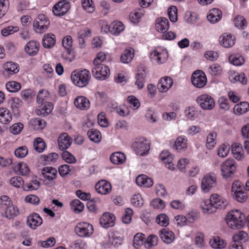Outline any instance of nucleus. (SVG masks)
Segmentation results:
<instances>
[{
    "label": "nucleus",
    "mask_w": 249,
    "mask_h": 249,
    "mask_svg": "<svg viewBox=\"0 0 249 249\" xmlns=\"http://www.w3.org/2000/svg\"><path fill=\"white\" fill-rule=\"evenodd\" d=\"M160 237L161 240L166 244L172 243L175 239L174 233L167 229L160 231Z\"/></svg>",
    "instance_id": "obj_39"
},
{
    "label": "nucleus",
    "mask_w": 249,
    "mask_h": 249,
    "mask_svg": "<svg viewBox=\"0 0 249 249\" xmlns=\"http://www.w3.org/2000/svg\"><path fill=\"white\" fill-rule=\"evenodd\" d=\"M71 209L76 213H79L84 209V205L78 199H74L70 202Z\"/></svg>",
    "instance_id": "obj_53"
},
{
    "label": "nucleus",
    "mask_w": 249,
    "mask_h": 249,
    "mask_svg": "<svg viewBox=\"0 0 249 249\" xmlns=\"http://www.w3.org/2000/svg\"><path fill=\"white\" fill-rule=\"evenodd\" d=\"M158 238L154 234L149 235L145 240L144 243V247L146 249H150L155 247L158 244Z\"/></svg>",
    "instance_id": "obj_49"
},
{
    "label": "nucleus",
    "mask_w": 249,
    "mask_h": 249,
    "mask_svg": "<svg viewBox=\"0 0 249 249\" xmlns=\"http://www.w3.org/2000/svg\"><path fill=\"white\" fill-rule=\"evenodd\" d=\"M82 9L89 14L93 13L95 10V6L92 0H82Z\"/></svg>",
    "instance_id": "obj_50"
},
{
    "label": "nucleus",
    "mask_w": 249,
    "mask_h": 249,
    "mask_svg": "<svg viewBox=\"0 0 249 249\" xmlns=\"http://www.w3.org/2000/svg\"><path fill=\"white\" fill-rule=\"evenodd\" d=\"M190 163V160L189 158L182 157L179 158L177 163V167L179 171L182 173H186L188 166Z\"/></svg>",
    "instance_id": "obj_47"
},
{
    "label": "nucleus",
    "mask_w": 249,
    "mask_h": 249,
    "mask_svg": "<svg viewBox=\"0 0 249 249\" xmlns=\"http://www.w3.org/2000/svg\"><path fill=\"white\" fill-rule=\"evenodd\" d=\"M246 214L241 210L233 209L229 211L225 217L227 226L232 230H238L244 228L247 224Z\"/></svg>",
    "instance_id": "obj_2"
},
{
    "label": "nucleus",
    "mask_w": 249,
    "mask_h": 249,
    "mask_svg": "<svg viewBox=\"0 0 249 249\" xmlns=\"http://www.w3.org/2000/svg\"><path fill=\"white\" fill-rule=\"evenodd\" d=\"M155 28L158 32L164 33L169 28V22L166 18H158L155 21Z\"/></svg>",
    "instance_id": "obj_26"
},
{
    "label": "nucleus",
    "mask_w": 249,
    "mask_h": 249,
    "mask_svg": "<svg viewBox=\"0 0 249 249\" xmlns=\"http://www.w3.org/2000/svg\"><path fill=\"white\" fill-rule=\"evenodd\" d=\"M91 78L89 71L86 69H76L71 75L72 83L76 87L83 88L88 85Z\"/></svg>",
    "instance_id": "obj_4"
},
{
    "label": "nucleus",
    "mask_w": 249,
    "mask_h": 249,
    "mask_svg": "<svg viewBox=\"0 0 249 249\" xmlns=\"http://www.w3.org/2000/svg\"><path fill=\"white\" fill-rule=\"evenodd\" d=\"M50 20L46 15L39 14L34 20L33 29L37 34H43L50 26Z\"/></svg>",
    "instance_id": "obj_9"
},
{
    "label": "nucleus",
    "mask_w": 249,
    "mask_h": 249,
    "mask_svg": "<svg viewBox=\"0 0 249 249\" xmlns=\"http://www.w3.org/2000/svg\"><path fill=\"white\" fill-rule=\"evenodd\" d=\"M88 138L92 142L98 143L102 140V135L101 132L94 129L89 130L87 133Z\"/></svg>",
    "instance_id": "obj_46"
},
{
    "label": "nucleus",
    "mask_w": 249,
    "mask_h": 249,
    "mask_svg": "<svg viewBox=\"0 0 249 249\" xmlns=\"http://www.w3.org/2000/svg\"><path fill=\"white\" fill-rule=\"evenodd\" d=\"M209 244L213 249H226L227 246L226 241L218 236H214L211 239Z\"/></svg>",
    "instance_id": "obj_32"
},
{
    "label": "nucleus",
    "mask_w": 249,
    "mask_h": 249,
    "mask_svg": "<svg viewBox=\"0 0 249 249\" xmlns=\"http://www.w3.org/2000/svg\"><path fill=\"white\" fill-rule=\"evenodd\" d=\"M0 213L3 217L12 219L19 214V210L10 197L3 196L0 197Z\"/></svg>",
    "instance_id": "obj_3"
},
{
    "label": "nucleus",
    "mask_w": 249,
    "mask_h": 249,
    "mask_svg": "<svg viewBox=\"0 0 249 249\" xmlns=\"http://www.w3.org/2000/svg\"><path fill=\"white\" fill-rule=\"evenodd\" d=\"M168 56L167 50L162 47L156 48L149 54L150 60L155 65L164 64L167 60Z\"/></svg>",
    "instance_id": "obj_7"
},
{
    "label": "nucleus",
    "mask_w": 249,
    "mask_h": 249,
    "mask_svg": "<svg viewBox=\"0 0 249 249\" xmlns=\"http://www.w3.org/2000/svg\"><path fill=\"white\" fill-rule=\"evenodd\" d=\"M136 184L139 187L150 188L153 185V179L144 174L138 175L135 179Z\"/></svg>",
    "instance_id": "obj_29"
},
{
    "label": "nucleus",
    "mask_w": 249,
    "mask_h": 249,
    "mask_svg": "<svg viewBox=\"0 0 249 249\" xmlns=\"http://www.w3.org/2000/svg\"><path fill=\"white\" fill-rule=\"evenodd\" d=\"M233 157L238 161H241L245 158V154L242 145L238 142H235L231 146Z\"/></svg>",
    "instance_id": "obj_23"
},
{
    "label": "nucleus",
    "mask_w": 249,
    "mask_h": 249,
    "mask_svg": "<svg viewBox=\"0 0 249 249\" xmlns=\"http://www.w3.org/2000/svg\"><path fill=\"white\" fill-rule=\"evenodd\" d=\"M145 240V235L142 232H138L133 237L132 245L134 247H140L142 245L144 246Z\"/></svg>",
    "instance_id": "obj_57"
},
{
    "label": "nucleus",
    "mask_w": 249,
    "mask_h": 249,
    "mask_svg": "<svg viewBox=\"0 0 249 249\" xmlns=\"http://www.w3.org/2000/svg\"><path fill=\"white\" fill-rule=\"evenodd\" d=\"M232 22L235 27L239 29H244L248 25L246 18L242 15H235L232 19Z\"/></svg>",
    "instance_id": "obj_40"
},
{
    "label": "nucleus",
    "mask_w": 249,
    "mask_h": 249,
    "mask_svg": "<svg viewBox=\"0 0 249 249\" xmlns=\"http://www.w3.org/2000/svg\"><path fill=\"white\" fill-rule=\"evenodd\" d=\"M41 172L45 180L49 182L55 179L57 177V170L53 167H43L41 169Z\"/></svg>",
    "instance_id": "obj_24"
},
{
    "label": "nucleus",
    "mask_w": 249,
    "mask_h": 249,
    "mask_svg": "<svg viewBox=\"0 0 249 249\" xmlns=\"http://www.w3.org/2000/svg\"><path fill=\"white\" fill-rule=\"evenodd\" d=\"M6 89L10 92H16L19 90L21 88L20 83L15 81H10L5 85Z\"/></svg>",
    "instance_id": "obj_59"
},
{
    "label": "nucleus",
    "mask_w": 249,
    "mask_h": 249,
    "mask_svg": "<svg viewBox=\"0 0 249 249\" xmlns=\"http://www.w3.org/2000/svg\"><path fill=\"white\" fill-rule=\"evenodd\" d=\"M191 82L196 88H203L207 83V79L205 73L201 70L195 71L191 76Z\"/></svg>",
    "instance_id": "obj_13"
},
{
    "label": "nucleus",
    "mask_w": 249,
    "mask_h": 249,
    "mask_svg": "<svg viewBox=\"0 0 249 249\" xmlns=\"http://www.w3.org/2000/svg\"><path fill=\"white\" fill-rule=\"evenodd\" d=\"M72 142V139L66 133L61 134L57 139L58 147L61 150H65L70 147Z\"/></svg>",
    "instance_id": "obj_25"
},
{
    "label": "nucleus",
    "mask_w": 249,
    "mask_h": 249,
    "mask_svg": "<svg viewBox=\"0 0 249 249\" xmlns=\"http://www.w3.org/2000/svg\"><path fill=\"white\" fill-rule=\"evenodd\" d=\"M41 106L36 109V113L38 115H47L50 113L53 108V105L48 102H45L43 104H39Z\"/></svg>",
    "instance_id": "obj_37"
},
{
    "label": "nucleus",
    "mask_w": 249,
    "mask_h": 249,
    "mask_svg": "<svg viewBox=\"0 0 249 249\" xmlns=\"http://www.w3.org/2000/svg\"><path fill=\"white\" fill-rule=\"evenodd\" d=\"M131 203L135 207H140L143 205L144 199L141 194H135L131 198Z\"/></svg>",
    "instance_id": "obj_63"
},
{
    "label": "nucleus",
    "mask_w": 249,
    "mask_h": 249,
    "mask_svg": "<svg viewBox=\"0 0 249 249\" xmlns=\"http://www.w3.org/2000/svg\"><path fill=\"white\" fill-rule=\"evenodd\" d=\"M135 54V51L131 47L126 48L122 53L120 61L124 64H128L132 61Z\"/></svg>",
    "instance_id": "obj_36"
},
{
    "label": "nucleus",
    "mask_w": 249,
    "mask_h": 249,
    "mask_svg": "<svg viewBox=\"0 0 249 249\" xmlns=\"http://www.w3.org/2000/svg\"><path fill=\"white\" fill-rule=\"evenodd\" d=\"M217 184V176L213 172L205 174L200 182L201 191L204 193H208L216 186Z\"/></svg>",
    "instance_id": "obj_8"
},
{
    "label": "nucleus",
    "mask_w": 249,
    "mask_h": 249,
    "mask_svg": "<svg viewBox=\"0 0 249 249\" xmlns=\"http://www.w3.org/2000/svg\"><path fill=\"white\" fill-rule=\"evenodd\" d=\"M150 205L153 209L161 211L165 208L166 203L160 198H155L151 201Z\"/></svg>",
    "instance_id": "obj_56"
},
{
    "label": "nucleus",
    "mask_w": 249,
    "mask_h": 249,
    "mask_svg": "<svg viewBox=\"0 0 249 249\" xmlns=\"http://www.w3.org/2000/svg\"><path fill=\"white\" fill-rule=\"evenodd\" d=\"M125 26L121 21L114 20L111 23V34L115 36L119 35L124 31Z\"/></svg>",
    "instance_id": "obj_42"
},
{
    "label": "nucleus",
    "mask_w": 249,
    "mask_h": 249,
    "mask_svg": "<svg viewBox=\"0 0 249 249\" xmlns=\"http://www.w3.org/2000/svg\"><path fill=\"white\" fill-rule=\"evenodd\" d=\"M144 14V10L142 9L134 10L130 13V20L133 23H138L141 21Z\"/></svg>",
    "instance_id": "obj_45"
},
{
    "label": "nucleus",
    "mask_w": 249,
    "mask_h": 249,
    "mask_svg": "<svg viewBox=\"0 0 249 249\" xmlns=\"http://www.w3.org/2000/svg\"><path fill=\"white\" fill-rule=\"evenodd\" d=\"M228 205L227 199L217 193L211 194L209 198L202 199L199 203L202 212L207 215L213 214L217 210L225 209Z\"/></svg>",
    "instance_id": "obj_1"
},
{
    "label": "nucleus",
    "mask_w": 249,
    "mask_h": 249,
    "mask_svg": "<svg viewBox=\"0 0 249 249\" xmlns=\"http://www.w3.org/2000/svg\"><path fill=\"white\" fill-rule=\"evenodd\" d=\"M168 18L170 21L175 23L178 21V10L175 5H171L168 7L167 10Z\"/></svg>",
    "instance_id": "obj_54"
},
{
    "label": "nucleus",
    "mask_w": 249,
    "mask_h": 249,
    "mask_svg": "<svg viewBox=\"0 0 249 249\" xmlns=\"http://www.w3.org/2000/svg\"><path fill=\"white\" fill-rule=\"evenodd\" d=\"M56 42L55 36L52 33L45 34L42 38V44L43 47L46 49L53 48Z\"/></svg>",
    "instance_id": "obj_34"
},
{
    "label": "nucleus",
    "mask_w": 249,
    "mask_h": 249,
    "mask_svg": "<svg viewBox=\"0 0 249 249\" xmlns=\"http://www.w3.org/2000/svg\"><path fill=\"white\" fill-rule=\"evenodd\" d=\"M95 190L97 193L102 195L109 194L112 190L111 184L107 180L102 179L96 183Z\"/></svg>",
    "instance_id": "obj_20"
},
{
    "label": "nucleus",
    "mask_w": 249,
    "mask_h": 249,
    "mask_svg": "<svg viewBox=\"0 0 249 249\" xmlns=\"http://www.w3.org/2000/svg\"><path fill=\"white\" fill-rule=\"evenodd\" d=\"M123 239L122 237L116 235L113 233L108 234V239L107 242L104 243L105 248L117 247L122 244Z\"/></svg>",
    "instance_id": "obj_33"
},
{
    "label": "nucleus",
    "mask_w": 249,
    "mask_h": 249,
    "mask_svg": "<svg viewBox=\"0 0 249 249\" xmlns=\"http://www.w3.org/2000/svg\"><path fill=\"white\" fill-rule=\"evenodd\" d=\"M222 69L221 66L216 63L209 66L208 69V72L212 76H217L222 73Z\"/></svg>",
    "instance_id": "obj_64"
},
{
    "label": "nucleus",
    "mask_w": 249,
    "mask_h": 249,
    "mask_svg": "<svg viewBox=\"0 0 249 249\" xmlns=\"http://www.w3.org/2000/svg\"><path fill=\"white\" fill-rule=\"evenodd\" d=\"M12 120V114L10 111L5 107L0 108V123L8 124Z\"/></svg>",
    "instance_id": "obj_41"
},
{
    "label": "nucleus",
    "mask_w": 249,
    "mask_h": 249,
    "mask_svg": "<svg viewBox=\"0 0 249 249\" xmlns=\"http://www.w3.org/2000/svg\"><path fill=\"white\" fill-rule=\"evenodd\" d=\"M237 164L234 160L228 158L220 165L221 176L224 179L231 178L236 172Z\"/></svg>",
    "instance_id": "obj_5"
},
{
    "label": "nucleus",
    "mask_w": 249,
    "mask_h": 249,
    "mask_svg": "<svg viewBox=\"0 0 249 249\" xmlns=\"http://www.w3.org/2000/svg\"><path fill=\"white\" fill-rule=\"evenodd\" d=\"M9 182L10 185L15 188H21L23 190L24 188V181L21 177H13L10 179Z\"/></svg>",
    "instance_id": "obj_52"
},
{
    "label": "nucleus",
    "mask_w": 249,
    "mask_h": 249,
    "mask_svg": "<svg viewBox=\"0 0 249 249\" xmlns=\"http://www.w3.org/2000/svg\"><path fill=\"white\" fill-rule=\"evenodd\" d=\"M63 47L67 50L68 56L64 57L66 60L69 62L73 61L75 58V55L72 50V39L71 36H65L62 41Z\"/></svg>",
    "instance_id": "obj_16"
},
{
    "label": "nucleus",
    "mask_w": 249,
    "mask_h": 249,
    "mask_svg": "<svg viewBox=\"0 0 249 249\" xmlns=\"http://www.w3.org/2000/svg\"><path fill=\"white\" fill-rule=\"evenodd\" d=\"M217 133L211 131L207 135L205 142L206 148L209 150L213 149L217 144Z\"/></svg>",
    "instance_id": "obj_35"
},
{
    "label": "nucleus",
    "mask_w": 249,
    "mask_h": 249,
    "mask_svg": "<svg viewBox=\"0 0 249 249\" xmlns=\"http://www.w3.org/2000/svg\"><path fill=\"white\" fill-rule=\"evenodd\" d=\"M248 238V233L243 231H240L233 235L232 242L239 243L240 241H246Z\"/></svg>",
    "instance_id": "obj_61"
},
{
    "label": "nucleus",
    "mask_w": 249,
    "mask_h": 249,
    "mask_svg": "<svg viewBox=\"0 0 249 249\" xmlns=\"http://www.w3.org/2000/svg\"><path fill=\"white\" fill-rule=\"evenodd\" d=\"M27 225L32 229L35 230L42 223V219L36 213L29 215L27 218Z\"/></svg>",
    "instance_id": "obj_27"
},
{
    "label": "nucleus",
    "mask_w": 249,
    "mask_h": 249,
    "mask_svg": "<svg viewBox=\"0 0 249 249\" xmlns=\"http://www.w3.org/2000/svg\"><path fill=\"white\" fill-rule=\"evenodd\" d=\"M132 148L137 155L145 156L149 154L150 150V142L144 137H139L133 142Z\"/></svg>",
    "instance_id": "obj_6"
},
{
    "label": "nucleus",
    "mask_w": 249,
    "mask_h": 249,
    "mask_svg": "<svg viewBox=\"0 0 249 249\" xmlns=\"http://www.w3.org/2000/svg\"><path fill=\"white\" fill-rule=\"evenodd\" d=\"M230 150V146L227 143L221 144L217 148V155L222 158L228 156Z\"/></svg>",
    "instance_id": "obj_51"
},
{
    "label": "nucleus",
    "mask_w": 249,
    "mask_h": 249,
    "mask_svg": "<svg viewBox=\"0 0 249 249\" xmlns=\"http://www.w3.org/2000/svg\"><path fill=\"white\" fill-rule=\"evenodd\" d=\"M40 48V45L39 42L32 40L27 42L24 45V51L28 56H35L38 54Z\"/></svg>",
    "instance_id": "obj_17"
},
{
    "label": "nucleus",
    "mask_w": 249,
    "mask_h": 249,
    "mask_svg": "<svg viewBox=\"0 0 249 249\" xmlns=\"http://www.w3.org/2000/svg\"><path fill=\"white\" fill-rule=\"evenodd\" d=\"M115 220L116 217L113 213H105L100 218L99 223L103 228L107 229L115 225Z\"/></svg>",
    "instance_id": "obj_19"
},
{
    "label": "nucleus",
    "mask_w": 249,
    "mask_h": 249,
    "mask_svg": "<svg viewBox=\"0 0 249 249\" xmlns=\"http://www.w3.org/2000/svg\"><path fill=\"white\" fill-rule=\"evenodd\" d=\"M196 108L194 106L187 107L184 111V117L187 120L194 121L196 119Z\"/></svg>",
    "instance_id": "obj_55"
},
{
    "label": "nucleus",
    "mask_w": 249,
    "mask_h": 249,
    "mask_svg": "<svg viewBox=\"0 0 249 249\" xmlns=\"http://www.w3.org/2000/svg\"><path fill=\"white\" fill-rule=\"evenodd\" d=\"M249 111V103L247 102H241L236 104L233 108V112L236 115H241Z\"/></svg>",
    "instance_id": "obj_38"
},
{
    "label": "nucleus",
    "mask_w": 249,
    "mask_h": 249,
    "mask_svg": "<svg viewBox=\"0 0 249 249\" xmlns=\"http://www.w3.org/2000/svg\"><path fill=\"white\" fill-rule=\"evenodd\" d=\"M111 162L116 165L122 164L126 160L125 156L121 152H117L112 154L110 157Z\"/></svg>",
    "instance_id": "obj_44"
},
{
    "label": "nucleus",
    "mask_w": 249,
    "mask_h": 249,
    "mask_svg": "<svg viewBox=\"0 0 249 249\" xmlns=\"http://www.w3.org/2000/svg\"><path fill=\"white\" fill-rule=\"evenodd\" d=\"M10 107L15 115H19V108L21 105V100L18 98H13L11 99Z\"/></svg>",
    "instance_id": "obj_58"
},
{
    "label": "nucleus",
    "mask_w": 249,
    "mask_h": 249,
    "mask_svg": "<svg viewBox=\"0 0 249 249\" xmlns=\"http://www.w3.org/2000/svg\"><path fill=\"white\" fill-rule=\"evenodd\" d=\"M222 17V12L217 8H213L209 11L207 15L208 21L214 24L220 20Z\"/></svg>",
    "instance_id": "obj_30"
},
{
    "label": "nucleus",
    "mask_w": 249,
    "mask_h": 249,
    "mask_svg": "<svg viewBox=\"0 0 249 249\" xmlns=\"http://www.w3.org/2000/svg\"><path fill=\"white\" fill-rule=\"evenodd\" d=\"M40 186V182L35 179L32 180L30 182L24 183L23 190L24 191H32L37 190Z\"/></svg>",
    "instance_id": "obj_62"
},
{
    "label": "nucleus",
    "mask_w": 249,
    "mask_h": 249,
    "mask_svg": "<svg viewBox=\"0 0 249 249\" xmlns=\"http://www.w3.org/2000/svg\"><path fill=\"white\" fill-rule=\"evenodd\" d=\"M218 43L220 45L225 48L232 47L236 42L234 35L228 33L221 34L218 38Z\"/></svg>",
    "instance_id": "obj_15"
},
{
    "label": "nucleus",
    "mask_w": 249,
    "mask_h": 249,
    "mask_svg": "<svg viewBox=\"0 0 249 249\" xmlns=\"http://www.w3.org/2000/svg\"><path fill=\"white\" fill-rule=\"evenodd\" d=\"M188 147V140L185 136H179L176 139L173 148L178 151H184Z\"/></svg>",
    "instance_id": "obj_28"
},
{
    "label": "nucleus",
    "mask_w": 249,
    "mask_h": 249,
    "mask_svg": "<svg viewBox=\"0 0 249 249\" xmlns=\"http://www.w3.org/2000/svg\"><path fill=\"white\" fill-rule=\"evenodd\" d=\"M29 124L36 130H42L46 126L45 121L40 118H36L30 120Z\"/></svg>",
    "instance_id": "obj_43"
},
{
    "label": "nucleus",
    "mask_w": 249,
    "mask_h": 249,
    "mask_svg": "<svg viewBox=\"0 0 249 249\" xmlns=\"http://www.w3.org/2000/svg\"><path fill=\"white\" fill-rule=\"evenodd\" d=\"M74 106L78 109L86 110L90 107V102L88 98L84 96H78L74 100Z\"/></svg>",
    "instance_id": "obj_31"
},
{
    "label": "nucleus",
    "mask_w": 249,
    "mask_h": 249,
    "mask_svg": "<svg viewBox=\"0 0 249 249\" xmlns=\"http://www.w3.org/2000/svg\"><path fill=\"white\" fill-rule=\"evenodd\" d=\"M173 80L169 76H165L161 77L158 83V89L161 93L167 92L172 87Z\"/></svg>",
    "instance_id": "obj_21"
},
{
    "label": "nucleus",
    "mask_w": 249,
    "mask_h": 249,
    "mask_svg": "<svg viewBox=\"0 0 249 249\" xmlns=\"http://www.w3.org/2000/svg\"><path fill=\"white\" fill-rule=\"evenodd\" d=\"M196 101L200 108L203 110H212L215 105L214 99L207 94H203L199 95L196 98Z\"/></svg>",
    "instance_id": "obj_11"
},
{
    "label": "nucleus",
    "mask_w": 249,
    "mask_h": 249,
    "mask_svg": "<svg viewBox=\"0 0 249 249\" xmlns=\"http://www.w3.org/2000/svg\"><path fill=\"white\" fill-rule=\"evenodd\" d=\"M3 75L8 77L17 74L19 70L18 65L13 62H7L4 63L3 65Z\"/></svg>",
    "instance_id": "obj_22"
},
{
    "label": "nucleus",
    "mask_w": 249,
    "mask_h": 249,
    "mask_svg": "<svg viewBox=\"0 0 249 249\" xmlns=\"http://www.w3.org/2000/svg\"><path fill=\"white\" fill-rule=\"evenodd\" d=\"M229 60L231 64L236 66H241L245 62L243 56L238 53L230 55L229 57Z\"/></svg>",
    "instance_id": "obj_48"
},
{
    "label": "nucleus",
    "mask_w": 249,
    "mask_h": 249,
    "mask_svg": "<svg viewBox=\"0 0 249 249\" xmlns=\"http://www.w3.org/2000/svg\"><path fill=\"white\" fill-rule=\"evenodd\" d=\"M12 169L16 174L23 177L28 176L31 172L29 166L24 161L15 162Z\"/></svg>",
    "instance_id": "obj_18"
},
{
    "label": "nucleus",
    "mask_w": 249,
    "mask_h": 249,
    "mask_svg": "<svg viewBox=\"0 0 249 249\" xmlns=\"http://www.w3.org/2000/svg\"><path fill=\"white\" fill-rule=\"evenodd\" d=\"M92 72L94 78L100 80L107 79L110 74L109 67L105 64L93 65Z\"/></svg>",
    "instance_id": "obj_12"
},
{
    "label": "nucleus",
    "mask_w": 249,
    "mask_h": 249,
    "mask_svg": "<svg viewBox=\"0 0 249 249\" xmlns=\"http://www.w3.org/2000/svg\"><path fill=\"white\" fill-rule=\"evenodd\" d=\"M93 231L94 228L92 225L85 221L78 222L74 228L75 234L82 238H88L91 236Z\"/></svg>",
    "instance_id": "obj_10"
},
{
    "label": "nucleus",
    "mask_w": 249,
    "mask_h": 249,
    "mask_svg": "<svg viewBox=\"0 0 249 249\" xmlns=\"http://www.w3.org/2000/svg\"><path fill=\"white\" fill-rule=\"evenodd\" d=\"M70 3L66 0H62L56 3L53 8V13L56 17L65 15L70 10Z\"/></svg>",
    "instance_id": "obj_14"
},
{
    "label": "nucleus",
    "mask_w": 249,
    "mask_h": 249,
    "mask_svg": "<svg viewBox=\"0 0 249 249\" xmlns=\"http://www.w3.org/2000/svg\"><path fill=\"white\" fill-rule=\"evenodd\" d=\"M217 104L219 108L223 110L228 111L231 108V105L227 98L224 96L219 97Z\"/></svg>",
    "instance_id": "obj_60"
}]
</instances>
